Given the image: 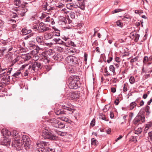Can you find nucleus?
<instances>
[{
	"mask_svg": "<svg viewBox=\"0 0 152 152\" xmlns=\"http://www.w3.org/2000/svg\"><path fill=\"white\" fill-rule=\"evenodd\" d=\"M56 133L61 136H64L66 134V132L57 130L45 129L43 131L42 136L45 139H49L51 140H56L57 138Z\"/></svg>",
	"mask_w": 152,
	"mask_h": 152,
	"instance_id": "obj_1",
	"label": "nucleus"
},
{
	"mask_svg": "<svg viewBox=\"0 0 152 152\" xmlns=\"http://www.w3.org/2000/svg\"><path fill=\"white\" fill-rule=\"evenodd\" d=\"M10 136L12 135L14 137V140L12 142V145L15 148L17 151H20L23 149L22 144L20 142V138L18 132L15 130H13L11 132Z\"/></svg>",
	"mask_w": 152,
	"mask_h": 152,
	"instance_id": "obj_2",
	"label": "nucleus"
},
{
	"mask_svg": "<svg viewBox=\"0 0 152 152\" xmlns=\"http://www.w3.org/2000/svg\"><path fill=\"white\" fill-rule=\"evenodd\" d=\"M74 110L70 107L68 104H66L62 105L61 109L55 110L54 111L57 115H62L64 114H72Z\"/></svg>",
	"mask_w": 152,
	"mask_h": 152,
	"instance_id": "obj_3",
	"label": "nucleus"
},
{
	"mask_svg": "<svg viewBox=\"0 0 152 152\" xmlns=\"http://www.w3.org/2000/svg\"><path fill=\"white\" fill-rule=\"evenodd\" d=\"M1 133L3 136V139L1 142L2 145L7 146H9L11 142V140L9 138L11 134L10 132L8 130L3 129L1 131Z\"/></svg>",
	"mask_w": 152,
	"mask_h": 152,
	"instance_id": "obj_4",
	"label": "nucleus"
},
{
	"mask_svg": "<svg viewBox=\"0 0 152 152\" xmlns=\"http://www.w3.org/2000/svg\"><path fill=\"white\" fill-rule=\"evenodd\" d=\"M72 81H70L69 85V87L70 89H75L80 87V84L79 81L78 77L74 76L73 77Z\"/></svg>",
	"mask_w": 152,
	"mask_h": 152,
	"instance_id": "obj_5",
	"label": "nucleus"
},
{
	"mask_svg": "<svg viewBox=\"0 0 152 152\" xmlns=\"http://www.w3.org/2000/svg\"><path fill=\"white\" fill-rule=\"evenodd\" d=\"M21 141L20 143L22 144L23 148L24 147L26 150L30 148L31 141L28 136L25 135H23Z\"/></svg>",
	"mask_w": 152,
	"mask_h": 152,
	"instance_id": "obj_6",
	"label": "nucleus"
},
{
	"mask_svg": "<svg viewBox=\"0 0 152 152\" xmlns=\"http://www.w3.org/2000/svg\"><path fill=\"white\" fill-rule=\"evenodd\" d=\"M42 64L38 61H35L31 64V66L30 65L28 69V70H31V72H34L37 71L39 69H41L43 66Z\"/></svg>",
	"mask_w": 152,
	"mask_h": 152,
	"instance_id": "obj_7",
	"label": "nucleus"
},
{
	"mask_svg": "<svg viewBox=\"0 0 152 152\" xmlns=\"http://www.w3.org/2000/svg\"><path fill=\"white\" fill-rule=\"evenodd\" d=\"M65 60L66 63L70 65H77L79 64L78 59L74 56H68L66 58Z\"/></svg>",
	"mask_w": 152,
	"mask_h": 152,
	"instance_id": "obj_8",
	"label": "nucleus"
},
{
	"mask_svg": "<svg viewBox=\"0 0 152 152\" xmlns=\"http://www.w3.org/2000/svg\"><path fill=\"white\" fill-rule=\"evenodd\" d=\"M143 109H141L139 113L137 114L136 117L133 121V123L134 124L136 125L141 121L142 122L145 121V117L142 115V112H143Z\"/></svg>",
	"mask_w": 152,
	"mask_h": 152,
	"instance_id": "obj_9",
	"label": "nucleus"
},
{
	"mask_svg": "<svg viewBox=\"0 0 152 152\" xmlns=\"http://www.w3.org/2000/svg\"><path fill=\"white\" fill-rule=\"evenodd\" d=\"M6 73L1 76V82L4 83L6 85L8 84L10 80V76L9 75Z\"/></svg>",
	"mask_w": 152,
	"mask_h": 152,
	"instance_id": "obj_10",
	"label": "nucleus"
},
{
	"mask_svg": "<svg viewBox=\"0 0 152 152\" xmlns=\"http://www.w3.org/2000/svg\"><path fill=\"white\" fill-rule=\"evenodd\" d=\"M80 93L77 91L70 92L68 95V99L71 100L78 99L79 97Z\"/></svg>",
	"mask_w": 152,
	"mask_h": 152,
	"instance_id": "obj_11",
	"label": "nucleus"
},
{
	"mask_svg": "<svg viewBox=\"0 0 152 152\" xmlns=\"http://www.w3.org/2000/svg\"><path fill=\"white\" fill-rule=\"evenodd\" d=\"M20 70H18L16 72L14 73L11 76L12 81L14 82L17 81L20 78V75L21 74Z\"/></svg>",
	"mask_w": 152,
	"mask_h": 152,
	"instance_id": "obj_12",
	"label": "nucleus"
},
{
	"mask_svg": "<svg viewBox=\"0 0 152 152\" xmlns=\"http://www.w3.org/2000/svg\"><path fill=\"white\" fill-rule=\"evenodd\" d=\"M142 109L143 110V111H142L143 112H142V115H143L145 116L144 114L145 112L146 117L147 118L149 117L151 113V112L150 110V107L148 105H146L145 107L142 108L141 109Z\"/></svg>",
	"mask_w": 152,
	"mask_h": 152,
	"instance_id": "obj_13",
	"label": "nucleus"
},
{
	"mask_svg": "<svg viewBox=\"0 0 152 152\" xmlns=\"http://www.w3.org/2000/svg\"><path fill=\"white\" fill-rule=\"evenodd\" d=\"M78 6V3L75 1L66 4V7L69 10L72 9V8H77Z\"/></svg>",
	"mask_w": 152,
	"mask_h": 152,
	"instance_id": "obj_14",
	"label": "nucleus"
},
{
	"mask_svg": "<svg viewBox=\"0 0 152 152\" xmlns=\"http://www.w3.org/2000/svg\"><path fill=\"white\" fill-rule=\"evenodd\" d=\"M38 28L41 32L46 31L49 30V28L47 27L46 25L42 22H41L39 24Z\"/></svg>",
	"mask_w": 152,
	"mask_h": 152,
	"instance_id": "obj_15",
	"label": "nucleus"
},
{
	"mask_svg": "<svg viewBox=\"0 0 152 152\" xmlns=\"http://www.w3.org/2000/svg\"><path fill=\"white\" fill-rule=\"evenodd\" d=\"M53 57L55 61L58 62L62 61L63 59V56L60 53H55L53 56Z\"/></svg>",
	"mask_w": 152,
	"mask_h": 152,
	"instance_id": "obj_16",
	"label": "nucleus"
},
{
	"mask_svg": "<svg viewBox=\"0 0 152 152\" xmlns=\"http://www.w3.org/2000/svg\"><path fill=\"white\" fill-rule=\"evenodd\" d=\"M14 4L18 7L23 8V7L25 6V5H23L20 0H14Z\"/></svg>",
	"mask_w": 152,
	"mask_h": 152,
	"instance_id": "obj_17",
	"label": "nucleus"
},
{
	"mask_svg": "<svg viewBox=\"0 0 152 152\" xmlns=\"http://www.w3.org/2000/svg\"><path fill=\"white\" fill-rule=\"evenodd\" d=\"M37 42L41 45H44L45 42L41 36H38L36 38Z\"/></svg>",
	"mask_w": 152,
	"mask_h": 152,
	"instance_id": "obj_18",
	"label": "nucleus"
},
{
	"mask_svg": "<svg viewBox=\"0 0 152 152\" xmlns=\"http://www.w3.org/2000/svg\"><path fill=\"white\" fill-rule=\"evenodd\" d=\"M12 68L8 69V70H7L6 69H2L1 68H0V73H2L0 74V75H2V74H5L6 73V71L7 72V73H9V74H10L11 72H12Z\"/></svg>",
	"mask_w": 152,
	"mask_h": 152,
	"instance_id": "obj_19",
	"label": "nucleus"
},
{
	"mask_svg": "<svg viewBox=\"0 0 152 152\" xmlns=\"http://www.w3.org/2000/svg\"><path fill=\"white\" fill-rule=\"evenodd\" d=\"M52 33H46L44 35V38L46 40L52 39L53 38Z\"/></svg>",
	"mask_w": 152,
	"mask_h": 152,
	"instance_id": "obj_20",
	"label": "nucleus"
},
{
	"mask_svg": "<svg viewBox=\"0 0 152 152\" xmlns=\"http://www.w3.org/2000/svg\"><path fill=\"white\" fill-rule=\"evenodd\" d=\"M78 1H81V2H78L79 4V8H80L81 9L84 10L85 7V4L84 0H77Z\"/></svg>",
	"mask_w": 152,
	"mask_h": 152,
	"instance_id": "obj_21",
	"label": "nucleus"
},
{
	"mask_svg": "<svg viewBox=\"0 0 152 152\" xmlns=\"http://www.w3.org/2000/svg\"><path fill=\"white\" fill-rule=\"evenodd\" d=\"M31 30H28L26 28H22L21 30V32L23 35H26L27 34L31 33Z\"/></svg>",
	"mask_w": 152,
	"mask_h": 152,
	"instance_id": "obj_22",
	"label": "nucleus"
},
{
	"mask_svg": "<svg viewBox=\"0 0 152 152\" xmlns=\"http://www.w3.org/2000/svg\"><path fill=\"white\" fill-rule=\"evenodd\" d=\"M13 56V55L11 52L9 53L5 56L6 58L8 60L9 62L13 61L14 59Z\"/></svg>",
	"mask_w": 152,
	"mask_h": 152,
	"instance_id": "obj_23",
	"label": "nucleus"
},
{
	"mask_svg": "<svg viewBox=\"0 0 152 152\" xmlns=\"http://www.w3.org/2000/svg\"><path fill=\"white\" fill-rule=\"evenodd\" d=\"M21 57L22 58L24 59V60L26 61H28L31 58V57L30 56V54L29 53L25 54H22Z\"/></svg>",
	"mask_w": 152,
	"mask_h": 152,
	"instance_id": "obj_24",
	"label": "nucleus"
},
{
	"mask_svg": "<svg viewBox=\"0 0 152 152\" xmlns=\"http://www.w3.org/2000/svg\"><path fill=\"white\" fill-rule=\"evenodd\" d=\"M59 118H60L61 121H64L65 122H67L68 123L70 124L72 122V121L69 119L68 118L65 117H59Z\"/></svg>",
	"mask_w": 152,
	"mask_h": 152,
	"instance_id": "obj_25",
	"label": "nucleus"
},
{
	"mask_svg": "<svg viewBox=\"0 0 152 152\" xmlns=\"http://www.w3.org/2000/svg\"><path fill=\"white\" fill-rule=\"evenodd\" d=\"M99 118L100 119L101 118L102 120L104 121H108L109 120L106 119V118L105 117V115H103L102 113H99Z\"/></svg>",
	"mask_w": 152,
	"mask_h": 152,
	"instance_id": "obj_26",
	"label": "nucleus"
},
{
	"mask_svg": "<svg viewBox=\"0 0 152 152\" xmlns=\"http://www.w3.org/2000/svg\"><path fill=\"white\" fill-rule=\"evenodd\" d=\"M66 43V45H70L74 47H75L76 46V45L74 43V42L70 40H68Z\"/></svg>",
	"mask_w": 152,
	"mask_h": 152,
	"instance_id": "obj_27",
	"label": "nucleus"
},
{
	"mask_svg": "<svg viewBox=\"0 0 152 152\" xmlns=\"http://www.w3.org/2000/svg\"><path fill=\"white\" fill-rule=\"evenodd\" d=\"M57 44L61 45H64L66 46L67 47H68V45H66V43L63 42L62 40L58 38V39Z\"/></svg>",
	"mask_w": 152,
	"mask_h": 152,
	"instance_id": "obj_28",
	"label": "nucleus"
},
{
	"mask_svg": "<svg viewBox=\"0 0 152 152\" xmlns=\"http://www.w3.org/2000/svg\"><path fill=\"white\" fill-rule=\"evenodd\" d=\"M137 105V104L134 102L131 103L129 105V108L130 110H132L134 107Z\"/></svg>",
	"mask_w": 152,
	"mask_h": 152,
	"instance_id": "obj_29",
	"label": "nucleus"
},
{
	"mask_svg": "<svg viewBox=\"0 0 152 152\" xmlns=\"http://www.w3.org/2000/svg\"><path fill=\"white\" fill-rule=\"evenodd\" d=\"M115 23H116L117 26H119L121 28H122L123 27V23L122 22H121V20H118Z\"/></svg>",
	"mask_w": 152,
	"mask_h": 152,
	"instance_id": "obj_30",
	"label": "nucleus"
},
{
	"mask_svg": "<svg viewBox=\"0 0 152 152\" xmlns=\"http://www.w3.org/2000/svg\"><path fill=\"white\" fill-rule=\"evenodd\" d=\"M59 20L62 22L64 23V24L67 23V20L65 17H60L59 18Z\"/></svg>",
	"mask_w": 152,
	"mask_h": 152,
	"instance_id": "obj_31",
	"label": "nucleus"
},
{
	"mask_svg": "<svg viewBox=\"0 0 152 152\" xmlns=\"http://www.w3.org/2000/svg\"><path fill=\"white\" fill-rule=\"evenodd\" d=\"M18 60L17 58H14L13 61H11L10 62V66H13L18 61Z\"/></svg>",
	"mask_w": 152,
	"mask_h": 152,
	"instance_id": "obj_32",
	"label": "nucleus"
},
{
	"mask_svg": "<svg viewBox=\"0 0 152 152\" xmlns=\"http://www.w3.org/2000/svg\"><path fill=\"white\" fill-rule=\"evenodd\" d=\"M59 122L60 121L56 119L55 121H54V122H53V124L52 126L55 127L57 128Z\"/></svg>",
	"mask_w": 152,
	"mask_h": 152,
	"instance_id": "obj_33",
	"label": "nucleus"
},
{
	"mask_svg": "<svg viewBox=\"0 0 152 152\" xmlns=\"http://www.w3.org/2000/svg\"><path fill=\"white\" fill-rule=\"evenodd\" d=\"M65 127V124L64 123H63L62 122L60 121L59 123L58 126V127L59 128L62 129L64 128Z\"/></svg>",
	"mask_w": 152,
	"mask_h": 152,
	"instance_id": "obj_34",
	"label": "nucleus"
},
{
	"mask_svg": "<svg viewBox=\"0 0 152 152\" xmlns=\"http://www.w3.org/2000/svg\"><path fill=\"white\" fill-rule=\"evenodd\" d=\"M148 135V138L149 139L148 141L151 142L152 141V131L149 132Z\"/></svg>",
	"mask_w": 152,
	"mask_h": 152,
	"instance_id": "obj_35",
	"label": "nucleus"
},
{
	"mask_svg": "<svg viewBox=\"0 0 152 152\" xmlns=\"http://www.w3.org/2000/svg\"><path fill=\"white\" fill-rule=\"evenodd\" d=\"M5 52V49L4 48H0V57L3 56Z\"/></svg>",
	"mask_w": 152,
	"mask_h": 152,
	"instance_id": "obj_36",
	"label": "nucleus"
},
{
	"mask_svg": "<svg viewBox=\"0 0 152 152\" xmlns=\"http://www.w3.org/2000/svg\"><path fill=\"white\" fill-rule=\"evenodd\" d=\"M5 49V52H10L13 49V47L12 46H10L9 47L4 48Z\"/></svg>",
	"mask_w": 152,
	"mask_h": 152,
	"instance_id": "obj_37",
	"label": "nucleus"
},
{
	"mask_svg": "<svg viewBox=\"0 0 152 152\" xmlns=\"http://www.w3.org/2000/svg\"><path fill=\"white\" fill-rule=\"evenodd\" d=\"M129 141L136 142L137 141V140L135 137L131 136L130 138Z\"/></svg>",
	"mask_w": 152,
	"mask_h": 152,
	"instance_id": "obj_38",
	"label": "nucleus"
},
{
	"mask_svg": "<svg viewBox=\"0 0 152 152\" xmlns=\"http://www.w3.org/2000/svg\"><path fill=\"white\" fill-rule=\"evenodd\" d=\"M107 67H105L104 69V75L105 76H108L110 75V73L108 72L107 69Z\"/></svg>",
	"mask_w": 152,
	"mask_h": 152,
	"instance_id": "obj_39",
	"label": "nucleus"
},
{
	"mask_svg": "<svg viewBox=\"0 0 152 152\" xmlns=\"http://www.w3.org/2000/svg\"><path fill=\"white\" fill-rule=\"evenodd\" d=\"M134 37L135 38L134 39V41L135 42H137L139 40L140 35L139 34L135 33Z\"/></svg>",
	"mask_w": 152,
	"mask_h": 152,
	"instance_id": "obj_40",
	"label": "nucleus"
},
{
	"mask_svg": "<svg viewBox=\"0 0 152 152\" xmlns=\"http://www.w3.org/2000/svg\"><path fill=\"white\" fill-rule=\"evenodd\" d=\"M115 68L113 65H111L109 67V69L110 71L112 72L114 74L115 73Z\"/></svg>",
	"mask_w": 152,
	"mask_h": 152,
	"instance_id": "obj_41",
	"label": "nucleus"
},
{
	"mask_svg": "<svg viewBox=\"0 0 152 152\" xmlns=\"http://www.w3.org/2000/svg\"><path fill=\"white\" fill-rule=\"evenodd\" d=\"M52 34L53 35V36H58L59 37L60 36V31H53L52 32Z\"/></svg>",
	"mask_w": 152,
	"mask_h": 152,
	"instance_id": "obj_42",
	"label": "nucleus"
},
{
	"mask_svg": "<svg viewBox=\"0 0 152 152\" xmlns=\"http://www.w3.org/2000/svg\"><path fill=\"white\" fill-rule=\"evenodd\" d=\"M34 34V33H30V34H27L26 35H27L25 37H24V39H25V40H26V39H27L28 38H29L30 37H31Z\"/></svg>",
	"mask_w": 152,
	"mask_h": 152,
	"instance_id": "obj_43",
	"label": "nucleus"
},
{
	"mask_svg": "<svg viewBox=\"0 0 152 152\" xmlns=\"http://www.w3.org/2000/svg\"><path fill=\"white\" fill-rule=\"evenodd\" d=\"M38 151L39 152H47V149L44 148H39Z\"/></svg>",
	"mask_w": 152,
	"mask_h": 152,
	"instance_id": "obj_44",
	"label": "nucleus"
},
{
	"mask_svg": "<svg viewBox=\"0 0 152 152\" xmlns=\"http://www.w3.org/2000/svg\"><path fill=\"white\" fill-rule=\"evenodd\" d=\"M122 11V9H115L112 12L113 14H114Z\"/></svg>",
	"mask_w": 152,
	"mask_h": 152,
	"instance_id": "obj_45",
	"label": "nucleus"
},
{
	"mask_svg": "<svg viewBox=\"0 0 152 152\" xmlns=\"http://www.w3.org/2000/svg\"><path fill=\"white\" fill-rule=\"evenodd\" d=\"M91 144L94 145V146L96 145L97 140L94 139V138H92L91 140Z\"/></svg>",
	"mask_w": 152,
	"mask_h": 152,
	"instance_id": "obj_46",
	"label": "nucleus"
},
{
	"mask_svg": "<svg viewBox=\"0 0 152 152\" xmlns=\"http://www.w3.org/2000/svg\"><path fill=\"white\" fill-rule=\"evenodd\" d=\"M142 132V129L141 128H138L137 130L135 131L134 132L135 134H139L141 133Z\"/></svg>",
	"mask_w": 152,
	"mask_h": 152,
	"instance_id": "obj_47",
	"label": "nucleus"
},
{
	"mask_svg": "<svg viewBox=\"0 0 152 152\" xmlns=\"http://www.w3.org/2000/svg\"><path fill=\"white\" fill-rule=\"evenodd\" d=\"M110 107V106L109 104L105 105L104 108L103 109L104 112H106L109 109Z\"/></svg>",
	"mask_w": 152,
	"mask_h": 152,
	"instance_id": "obj_48",
	"label": "nucleus"
},
{
	"mask_svg": "<svg viewBox=\"0 0 152 152\" xmlns=\"http://www.w3.org/2000/svg\"><path fill=\"white\" fill-rule=\"evenodd\" d=\"M16 12L18 14V15H20L21 16H25V14H24L23 12H21L20 10H16Z\"/></svg>",
	"mask_w": 152,
	"mask_h": 152,
	"instance_id": "obj_49",
	"label": "nucleus"
},
{
	"mask_svg": "<svg viewBox=\"0 0 152 152\" xmlns=\"http://www.w3.org/2000/svg\"><path fill=\"white\" fill-rule=\"evenodd\" d=\"M135 79L134 78L132 77H131L129 81L131 84H133L135 82Z\"/></svg>",
	"mask_w": 152,
	"mask_h": 152,
	"instance_id": "obj_50",
	"label": "nucleus"
},
{
	"mask_svg": "<svg viewBox=\"0 0 152 152\" xmlns=\"http://www.w3.org/2000/svg\"><path fill=\"white\" fill-rule=\"evenodd\" d=\"M70 16L72 19H74L75 18V13L74 12H72L70 13Z\"/></svg>",
	"mask_w": 152,
	"mask_h": 152,
	"instance_id": "obj_51",
	"label": "nucleus"
},
{
	"mask_svg": "<svg viewBox=\"0 0 152 152\" xmlns=\"http://www.w3.org/2000/svg\"><path fill=\"white\" fill-rule=\"evenodd\" d=\"M148 60H149V59L148 56H144L143 59V63L144 64H146Z\"/></svg>",
	"mask_w": 152,
	"mask_h": 152,
	"instance_id": "obj_52",
	"label": "nucleus"
},
{
	"mask_svg": "<svg viewBox=\"0 0 152 152\" xmlns=\"http://www.w3.org/2000/svg\"><path fill=\"white\" fill-rule=\"evenodd\" d=\"M48 4L47 2H45V4L43 5V10L45 11L46 10H47L48 7Z\"/></svg>",
	"mask_w": 152,
	"mask_h": 152,
	"instance_id": "obj_53",
	"label": "nucleus"
},
{
	"mask_svg": "<svg viewBox=\"0 0 152 152\" xmlns=\"http://www.w3.org/2000/svg\"><path fill=\"white\" fill-rule=\"evenodd\" d=\"M145 126L148 129L151 128L152 126V122H150L148 123Z\"/></svg>",
	"mask_w": 152,
	"mask_h": 152,
	"instance_id": "obj_54",
	"label": "nucleus"
},
{
	"mask_svg": "<svg viewBox=\"0 0 152 152\" xmlns=\"http://www.w3.org/2000/svg\"><path fill=\"white\" fill-rule=\"evenodd\" d=\"M4 22L1 19H0V28H2L4 26Z\"/></svg>",
	"mask_w": 152,
	"mask_h": 152,
	"instance_id": "obj_55",
	"label": "nucleus"
},
{
	"mask_svg": "<svg viewBox=\"0 0 152 152\" xmlns=\"http://www.w3.org/2000/svg\"><path fill=\"white\" fill-rule=\"evenodd\" d=\"M134 113H130L129 114V119L128 121H131L133 116Z\"/></svg>",
	"mask_w": 152,
	"mask_h": 152,
	"instance_id": "obj_56",
	"label": "nucleus"
},
{
	"mask_svg": "<svg viewBox=\"0 0 152 152\" xmlns=\"http://www.w3.org/2000/svg\"><path fill=\"white\" fill-rule=\"evenodd\" d=\"M23 8H22L20 10V11L21 12H23L24 14H25V13L28 10L26 8H25V7H23Z\"/></svg>",
	"mask_w": 152,
	"mask_h": 152,
	"instance_id": "obj_57",
	"label": "nucleus"
},
{
	"mask_svg": "<svg viewBox=\"0 0 152 152\" xmlns=\"http://www.w3.org/2000/svg\"><path fill=\"white\" fill-rule=\"evenodd\" d=\"M6 85L5 84L1 82L0 81V90L4 87Z\"/></svg>",
	"mask_w": 152,
	"mask_h": 152,
	"instance_id": "obj_58",
	"label": "nucleus"
},
{
	"mask_svg": "<svg viewBox=\"0 0 152 152\" xmlns=\"http://www.w3.org/2000/svg\"><path fill=\"white\" fill-rule=\"evenodd\" d=\"M57 7L60 8H62L64 6L63 4L61 3H59Z\"/></svg>",
	"mask_w": 152,
	"mask_h": 152,
	"instance_id": "obj_59",
	"label": "nucleus"
},
{
	"mask_svg": "<svg viewBox=\"0 0 152 152\" xmlns=\"http://www.w3.org/2000/svg\"><path fill=\"white\" fill-rule=\"evenodd\" d=\"M91 125L92 126V127L94 126L95 124V121L94 119H93L91 123Z\"/></svg>",
	"mask_w": 152,
	"mask_h": 152,
	"instance_id": "obj_60",
	"label": "nucleus"
},
{
	"mask_svg": "<svg viewBox=\"0 0 152 152\" xmlns=\"http://www.w3.org/2000/svg\"><path fill=\"white\" fill-rule=\"evenodd\" d=\"M123 91L124 92H126L127 91V85L125 84H124Z\"/></svg>",
	"mask_w": 152,
	"mask_h": 152,
	"instance_id": "obj_61",
	"label": "nucleus"
},
{
	"mask_svg": "<svg viewBox=\"0 0 152 152\" xmlns=\"http://www.w3.org/2000/svg\"><path fill=\"white\" fill-rule=\"evenodd\" d=\"M47 149V152H54L55 151L54 149L50 148H48Z\"/></svg>",
	"mask_w": 152,
	"mask_h": 152,
	"instance_id": "obj_62",
	"label": "nucleus"
},
{
	"mask_svg": "<svg viewBox=\"0 0 152 152\" xmlns=\"http://www.w3.org/2000/svg\"><path fill=\"white\" fill-rule=\"evenodd\" d=\"M56 120V119L55 118H52L50 119L49 121L52 124V125L53 124V122H54V121H55Z\"/></svg>",
	"mask_w": 152,
	"mask_h": 152,
	"instance_id": "obj_63",
	"label": "nucleus"
},
{
	"mask_svg": "<svg viewBox=\"0 0 152 152\" xmlns=\"http://www.w3.org/2000/svg\"><path fill=\"white\" fill-rule=\"evenodd\" d=\"M52 50L51 49H50L48 50V52H47V54L48 55H51L53 54V53L52 52Z\"/></svg>",
	"mask_w": 152,
	"mask_h": 152,
	"instance_id": "obj_64",
	"label": "nucleus"
}]
</instances>
